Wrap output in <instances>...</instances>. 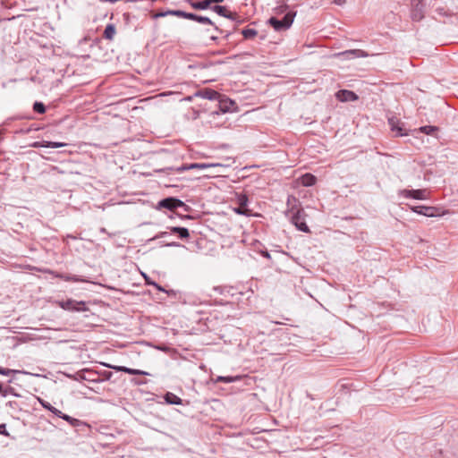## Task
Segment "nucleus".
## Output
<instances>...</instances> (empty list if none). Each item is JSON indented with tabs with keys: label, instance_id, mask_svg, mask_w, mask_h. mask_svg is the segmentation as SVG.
Here are the masks:
<instances>
[{
	"label": "nucleus",
	"instance_id": "nucleus-1",
	"mask_svg": "<svg viewBox=\"0 0 458 458\" xmlns=\"http://www.w3.org/2000/svg\"><path fill=\"white\" fill-rule=\"evenodd\" d=\"M296 16V12H288L282 19L271 17L268 19L267 23L273 27L276 31H283L288 30Z\"/></svg>",
	"mask_w": 458,
	"mask_h": 458
},
{
	"label": "nucleus",
	"instance_id": "nucleus-2",
	"mask_svg": "<svg viewBox=\"0 0 458 458\" xmlns=\"http://www.w3.org/2000/svg\"><path fill=\"white\" fill-rule=\"evenodd\" d=\"M177 208H184L186 211L190 208L183 201L174 197H168L161 199L157 203V209L166 208L169 210H174Z\"/></svg>",
	"mask_w": 458,
	"mask_h": 458
},
{
	"label": "nucleus",
	"instance_id": "nucleus-3",
	"mask_svg": "<svg viewBox=\"0 0 458 458\" xmlns=\"http://www.w3.org/2000/svg\"><path fill=\"white\" fill-rule=\"evenodd\" d=\"M411 18L413 21H420L424 18L425 4L423 0H411Z\"/></svg>",
	"mask_w": 458,
	"mask_h": 458
},
{
	"label": "nucleus",
	"instance_id": "nucleus-4",
	"mask_svg": "<svg viewBox=\"0 0 458 458\" xmlns=\"http://www.w3.org/2000/svg\"><path fill=\"white\" fill-rule=\"evenodd\" d=\"M305 212L302 209H299L293 215L292 222L299 231L308 233L310 232V229L305 222Z\"/></svg>",
	"mask_w": 458,
	"mask_h": 458
},
{
	"label": "nucleus",
	"instance_id": "nucleus-5",
	"mask_svg": "<svg viewBox=\"0 0 458 458\" xmlns=\"http://www.w3.org/2000/svg\"><path fill=\"white\" fill-rule=\"evenodd\" d=\"M58 305L63 310H70V311H80V310H86L84 301H74L72 299L58 301Z\"/></svg>",
	"mask_w": 458,
	"mask_h": 458
},
{
	"label": "nucleus",
	"instance_id": "nucleus-6",
	"mask_svg": "<svg viewBox=\"0 0 458 458\" xmlns=\"http://www.w3.org/2000/svg\"><path fill=\"white\" fill-rule=\"evenodd\" d=\"M223 166L220 163H192L189 165H182L177 168L178 172H182L190 169H206L209 167Z\"/></svg>",
	"mask_w": 458,
	"mask_h": 458
},
{
	"label": "nucleus",
	"instance_id": "nucleus-7",
	"mask_svg": "<svg viewBox=\"0 0 458 458\" xmlns=\"http://www.w3.org/2000/svg\"><path fill=\"white\" fill-rule=\"evenodd\" d=\"M210 9L218 15L227 18L231 21H235L237 18V14L235 13L228 11L225 6L216 4L214 6H211Z\"/></svg>",
	"mask_w": 458,
	"mask_h": 458
},
{
	"label": "nucleus",
	"instance_id": "nucleus-8",
	"mask_svg": "<svg viewBox=\"0 0 458 458\" xmlns=\"http://www.w3.org/2000/svg\"><path fill=\"white\" fill-rule=\"evenodd\" d=\"M189 20L195 21H197L199 23H202V24L212 25V26H214V29L216 31L220 32V33L224 32V30H221L219 27H217L208 17L201 16V15H198L195 13H190Z\"/></svg>",
	"mask_w": 458,
	"mask_h": 458
},
{
	"label": "nucleus",
	"instance_id": "nucleus-9",
	"mask_svg": "<svg viewBox=\"0 0 458 458\" xmlns=\"http://www.w3.org/2000/svg\"><path fill=\"white\" fill-rule=\"evenodd\" d=\"M400 195L404 198H412L415 199H425L426 191L425 190H403L400 191Z\"/></svg>",
	"mask_w": 458,
	"mask_h": 458
},
{
	"label": "nucleus",
	"instance_id": "nucleus-10",
	"mask_svg": "<svg viewBox=\"0 0 458 458\" xmlns=\"http://www.w3.org/2000/svg\"><path fill=\"white\" fill-rule=\"evenodd\" d=\"M336 98L341 102H351L358 99V96L351 90L341 89L336 93Z\"/></svg>",
	"mask_w": 458,
	"mask_h": 458
},
{
	"label": "nucleus",
	"instance_id": "nucleus-11",
	"mask_svg": "<svg viewBox=\"0 0 458 458\" xmlns=\"http://www.w3.org/2000/svg\"><path fill=\"white\" fill-rule=\"evenodd\" d=\"M337 56H346L349 58H359V57H367L368 54L360 49H352V50H346L344 52H340L336 54Z\"/></svg>",
	"mask_w": 458,
	"mask_h": 458
},
{
	"label": "nucleus",
	"instance_id": "nucleus-12",
	"mask_svg": "<svg viewBox=\"0 0 458 458\" xmlns=\"http://www.w3.org/2000/svg\"><path fill=\"white\" fill-rule=\"evenodd\" d=\"M66 145H67L66 143H63V142L47 141V140L36 141L31 144V146L33 148H61V147H64Z\"/></svg>",
	"mask_w": 458,
	"mask_h": 458
},
{
	"label": "nucleus",
	"instance_id": "nucleus-13",
	"mask_svg": "<svg viewBox=\"0 0 458 458\" xmlns=\"http://www.w3.org/2000/svg\"><path fill=\"white\" fill-rule=\"evenodd\" d=\"M199 95L209 100H218L219 98H221V95L217 91L211 89H205L203 91H200Z\"/></svg>",
	"mask_w": 458,
	"mask_h": 458
},
{
	"label": "nucleus",
	"instance_id": "nucleus-14",
	"mask_svg": "<svg viewBox=\"0 0 458 458\" xmlns=\"http://www.w3.org/2000/svg\"><path fill=\"white\" fill-rule=\"evenodd\" d=\"M317 182V178L315 175L311 174H305L300 178V182L301 185L305 187H310L313 186Z\"/></svg>",
	"mask_w": 458,
	"mask_h": 458
},
{
	"label": "nucleus",
	"instance_id": "nucleus-15",
	"mask_svg": "<svg viewBox=\"0 0 458 458\" xmlns=\"http://www.w3.org/2000/svg\"><path fill=\"white\" fill-rule=\"evenodd\" d=\"M412 210L416 213L424 215L426 216H434L435 208L433 207H425V206H418L413 207Z\"/></svg>",
	"mask_w": 458,
	"mask_h": 458
},
{
	"label": "nucleus",
	"instance_id": "nucleus-16",
	"mask_svg": "<svg viewBox=\"0 0 458 458\" xmlns=\"http://www.w3.org/2000/svg\"><path fill=\"white\" fill-rule=\"evenodd\" d=\"M169 229L171 233H176L180 239H187L190 236L189 230L185 227L172 226Z\"/></svg>",
	"mask_w": 458,
	"mask_h": 458
},
{
	"label": "nucleus",
	"instance_id": "nucleus-17",
	"mask_svg": "<svg viewBox=\"0 0 458 458\" xmlns=\"http://www.w3.org/2000/svg\"><path fill=\"white\" fill-rule=\"evenodd\" d=\"M165 400L167 403L170 404H182V401L180 397L175 395L173 393H166L165 395Z\"/></svg>",
	"mask_w": 458,
	"mask_h": 458
},
{
	"label": "nucleus",
	"instance_id": "nucleus-18",
	"mask_svg": "<svg viewBox=\"0 0 458 458\" xmlns=\"http://www.w3.org/2000/svg\"><path fill=\"white\" fill-rule=\"evenodd\" d=\"M51 273L54 274L55 277L63 279L64 281H68V282H70V281H72V282H83L84 281L82 279H80L76 276H69V275H64V274H61V273H54V272H51Z\"/></svg>",
	"mask_w": 458,
	"mask_h": 458
},
{
	"label": "nucleus",
	"instance_id": "nucleus-19",
	"mask_svg": "<svg viewBox=\"0 0 458 458\" xmlns=\"http://www.w3.org/2000/svg\"><path fill=\"white\" fill-rule=\"evenodd\" d=\"M115 27L114 24H107L104 30V37L106 39L112 40L115 35Z\"/></svg>",
	"mask_w": 458,
	"mask_h": 458
},
{
	"label": "nucleus",
	"instance_id": "nucleus-20",
	"mask_svg": "<svg viewBox=\"0 0 458 458\" xmlns=\"http://www.w3.org/2000/svg\"><path fill=\"white\" fill-rule=\"evenodd\" d=\"M389 125L391 126V130L393 131H396V136H403L402 132L403 129L398 126V121H396L394 117L388 119Z\"/></svg>",
	"mask_w": 458,
	"mask_h": 458
},
{
	"label": "nucleus",
	"instance_id": "nucleus-21",
	"mask_svg": "<svg viewBox=\"0 0 458 458\" xmlns=\"http://www.w3.org/2000/svg\"><path fill=\"white\" fill-rule=\"evenodd\" d=\"M191 5L192 8H194L196 10H206V9L210 8V4L208 0L192 2V3H191Z\"/></svg>",
	"mask_w": 458,
	"mask_h": 458
},
{
	"label": "nucleus",
	"instance_id": "nucleus-22",
	"mask_svg": "<svg viewBox=\"0 0 458 458\" xmlns=\"http://www.w3.org/2000/svg\"><path fill=\"white\" fill-rule=\"evenodd\" d=\"M242 34L244 38L250 39L257 36L258 31L254 29L245 28L242 30Z\"/></svg>",
	"mask_w": 458,
	"mask_h": 458
},
{
	"label": "nucleus",
	"instance_id": "nucleus-23",
	"mask_svg": "<svg viewBox=\"0 0 458 458\" xmlns=\"http://www.w3.org/2000/svg\"><path fill=\"white\" fill-rule=\"evenodd\" d=\"M241 377L236 376V377H231V376H228V377H224V376H219L216 377V382H223V383H233V382H235V381H238Z\"/></svg>",
	"mask_w": 458,
	"mask_h": 458
},
{
	"label": "nucleus",
	"instance_id": "nucleus-24",
	"mask_svg": "<svg viewBox=\"0 0 458 458\" xmlns=\"http://www.w3.org/2000/svg\"><path fill=\"white\" fill-rule=\"evenodd\" d=\"M420 131L425 134L432 135V134H434V132H437L438 131V127L431 126V125H425V126H421L420 128Z\"/></svg>",
	"mask_w": 458,
	"mask_h": 458
},
{
	"label": "nucleus",
	"instance_id": "nucleus-25",
	"mask_svg": "<svg viewBox=\"0 0 458 458\" xmlns=\"http://www.w3.org/2000/svg\"><path fill=\"white\" fill-rule=\"evenodd\" d=\"M34 112L38 114H44L46 112V106L42 102H35L33 105Z\"/></svg>",
	"mask_w": 458,
	"mask_h": 458
},
{
	"label": "nucleus",
	"instance_id": "nucleus-26",
	"mask_svg": "<svg viewBox=\"0 0 458 458\" xmlns=\"http://www.w3.org/2000/svg\"><path fill=\"white\" fill-rule=\"evenodd\" d=\"M63 420H66L67 422H69L72 426H75L79 423V420L77 419H74L67 414H62V418Z\"/></svg>",
	"mask_w": 458,
	"mask_h": 458
},
{
	"label": "nucleus",
	"instance_id": "nucleus-27",
	"mask_svg": "<svg viewBox=\"0 0 458 458\" xmlns=\"http://www.w3.org/2000/svg\"><path fill=\"white\" fill-rule=\"evenodd\" d=\"M125 373L130 374V375H148V373L143 370L131 369V368H126Z\"/></svg>",
	"mask_w": 458,
	"mask_h": 458
},
{
	"label": "nucleus",
	"instance_id": "nucleus-28",
	"mask_svg": "<svg viewBox=\"0 0 458 458\" xmlns=\"http://www.w3.org/2000/svg\"><path fill=\"white\" fill-rule=\"evenodd\" d=\"M238 203L241 207H246L248 204V197L245 194H240L238 196Z\"/></svg>",
	"mask_w": 458,
	"mask_h": 458
},
{
	"label": "nucleus",
	"instance_id": "nucleus-29",
	"mask_svg": "<svg viewBox=\"0 0 458 458\" xmlns=\"http://www.w3.org/2000/svg\"><path fill=\"white\" fill-rule=\"evenodd\" d=\"M103 365L105 367H106V368L113 369H114L116 371L126 372V368L127 367H124V366H114V365H110V364H107V363H104Z\"/></svg>",
	"mask_w": 458,
	"mask_h": 458
},
{
	"label": "nucleus",
	"instance_id": "nucleus-30",
	"mask_svg": "<svg viewBox=\"0 0 458 458\" xmlns=\"http://www.w3.org/2000/svg\"><path fill=\"white\" fill-rule=\"evenodd\" d=\"M189 15H190V13L181 11V10H175V13H174V16L182 17V18L188 19V20H189Z\"/></svg>",
	"mask_w": 458,
	"mask_h": 458
},
{
	"label": "nucleus",
	"instance_id": "nucleus-31",
	"mask_svg": "<svg viewBox=\"0 0 458 458\" xmlns=\"http://www.w3.org/2000/svg\"><path fill=\"white\" fill-rule=\"evenodd\" d=\"M17 371L16 370H13V369H5V368H3V367H0V374L1 375H4V376H9L11 374H14L16 373Z\"/></svg>",
	"mask_w": 458,
	"mask_h": 458
},
{
	"label": "nucleus",
	"instance_id": "nucleus-32",
	"mask_svg": "<svg viewBox=\"0 0 458 458\" xmlns=\"http://www.w3.org/2000/svg\"><path fill=\"white\" fill-rule=\"evenodd\" d=\"M38 402L40 403V404L47 410H48L50 411V409H54V406L51 405V403H49L47 401H44L43 399H40L38 398Z\"/></svg>",
	"mask_w": 458,
	"mask_h": 458
},
{
	"label": "nucleus",
	"instance_id": "nucleus-33",
	"mask_svg": "<svg viewBox=\"0 0 458 458\" xmlns=\"http://www.w3.org/2000/svg\"><path fill=\"white\" fill-rule=\"evenodd\" d=\"M288 9V5L286 4H281L277 6L275 10L276 13H283Z\"/></svg>",
	"mask_w": 458,
	"mask_h": 458
},
{
	"label": "nucleus",
	"instance_id": "nucleus-34",
	"mask_svg": "<svg viewBox=\"0 0 458 458\" xmlns=\"http://www.w3.org/2000/svg\"><path fill=\"white\" fill-rule=\"evenodd\" d=\"M100 375L106 379V380H110L112 376H113V373L109 370H104L102 372H100Z\"/></svg>",
	"mask_w": 458,
	"mask_h": 458
},
{
	"label": "nucleus",
	"instance_id": "nucleus-35",
	"mask_svg": "<svg viewBox=\"0 0 458 458\" xmlns=\"http://www.w3.org/2000/svg\"><path fill=\"white\" fill-rule=\"evenodd\" d=\"M234 210L237 214H240V215H247L248 211H249L247 208H245L244 207H241V206L239 208H235Z\"/></svg>",
	"mask_w": 458,
	"mask_h": 458
},
{
	"label": "nucleus",
	"instance_id": "nucleus-36",
	"mask_svg": "<svg viewBox=\"0 0 458 458\" xmlns=\"http://www.w3.org/2000/svg\"><path fill=\"white\" fill-rule=\"evenodd\" d=\"M0 434L4 435V436H6V437H9V433L6 430V425L4 423L0 424Z\"/></svg>",
	"mask_w": 458,
	"mask_h": 458
},
{
	"label": "nucleus",
	"instance_id": "nucleus-37",
	"mask_svg": "<svg viewBox=\"0 0 458 458\" xmlns=\"http://www.w3.org/2000/svg\"><path fill=\"white\" fill-rule=\"evenodd\" d=\"M50 411L59 418H62V414H64L60 410L56 409L55 407H54V409H50Z\"/></svg>",
	"mask_w": 458,
	"mask_h": 458
},
{
	"label": "nucleus",
	"instance_id": "nucleus-38",
	"mask_svg": "<svg viewBox=\"0 0 458 458\" xmlns=\"http://www.w3.org/2000/svg\"><path fill=\"white\" fill-rule=\"evenodd\" d=\"M225 61L219 60V61H216L215 63L205 64H203V68H208V67H209L211 65H214V64H225Z\"/></svg>",
	"mask_w": 458,
	"mask_h": 458
},
{
	"label": "nucleus",
	"instance_id": "nucleus-39",
	"mask_svg": "<svg viewBox=\"0 0 458 458\" xmlns=\"http://www.w3.org/2000/svg\"><path fill=\"white\" fill-rule=\"evenodd\" d=\"M166 16V13L165 12H160V13H156L152 15V17L154 19H157V18H161V17H165Z\"/></svg>",
	"mask_w": 458,
	"mask_h": 458
},
{
	"label": "nucleus",
	"instance_id": "nucleus-40",
	"mask_svg": "<svg viewBox=\"0 0 458 458\" xmlns=\"http://www.w3.org/2000/svg\"><path fill=\"white\" fill-rule=\"evenodd\" d=\"M209 4L211 5L212 4H220V3H223L224 0H208Z\"/></svg>",
	"mask_w": 458,
	"mask_h": 458
},
{
	"label": "nucleus",
	"instance_id": "nucleus-41",
	"mask_svg": "<svg viewBox=\"0 0 458 458\" xmlns=\"http://www.w3.org/2000/svg\"><path fill=\"white\" fill-rule=\"evenodd\" d=\"M166 246L181 247L182 245L178 242H173L171 243L166 244Z\"/></svg>",
	"mask_w": 458,
	"mask_h": 458
},
{
	"label": "nucleus",
	"instance_id": "nucleus-42",
	"mask_svg": "<svg viewBox=\"0 0 458 458\" xmlns=\"http://www.w3.org/2000/svg\"><path fill=\"white\" fill-rule=\"evenodd\" d=\"M165 235H167V232H161L156 236V238L165 237Z\"/></svg>",
	"mask_w": 458,
	"mask_h": 458
},
{
	"label": "nucleus",
	"instance_id": "nucleus-43",
	"mask_svg": "<svg viewBox=\"0 0 458 458\" xmlns=\"http://www.w3.org/2000/svg\"><path fill=\"white\" fill-rule=\"evenodd\" d=\"M152 285H154L157 290L159 291H165L159 284H157V283H151Z\"/></svg>",
	"mask_w": 458,
	"mask_h": 458
},
{
	"label": "nucleus",
	"instance_id": "nucleus-44",
	"mask_svg": "<svg viewBox=\"0 0 458 458\" xmlns=\"http://www.w3.org/2000/svg\"><path fill=\"white\" fill-rule=\"evenodd\" d=\"M175 10H168L165 12L166 16L167 15H174V16Z\"/></svg>",
	"mask_w": 458,
	"mask_h": 458
},
{
	"label": "nucleus",
	"instance_id": "nucleus-45",
	"mask_svg": "<svg viewBox=\"0 0 458 458\" xmlns=\"http://www.w3.org/2000/svg\"><path fill=\"white\" fill-rule=\"evenodd\" d=\"M334 3L338 4V5H341V4H343L344 3V0H335Z\"/></svg>",
	"mask_w": 458,
	"mask_h": 458
},
{
	"label": "nucleus",
	"instance_id": "nucleus-46",
	"mask_svg": "<svg viewBox=\"0 0 458 458\" xmlns=\"http://www.w3.org/2000/svg\"><path fill=\"white\" fill-rule=\"evenodd\" d=\"M220 109L223 111V112H227L228 111V108L226 106H224L223 104H220Z\"/></svg>",
	"mask_w": 458,
	"mask_h": 458
},
{
	"label": "nucleus",
	"instance_id": "nucleus-47",
	"mask_svg": "<svg viewBox=\"0 0 458 458\" xmlns=\"http://www.w3.org/2000/svg\"><path fill=\"white\" fill-rule=\"evenodd\" d=\"M224 53H225L224 50H219V51L214 52L213 54L214 55H221V54H224Z\"/></svg>",
	"mask_w": 458,
	"mask_h": 458
},
{
	"label": "nucleus",
	"instance_id": "nucleus-48",
	"mask_svg": "<svg viewBox=\"0 0 458 458\" xmlns=\"http://www.w3.org/2000/svg\"><path fill=\"white\" fill-rule=\"evenodd\" d=\"M230 35H231V32L227 31V32L225 33V38H226V39H227V38L230 37Z\"/></svg>",
	"mask_w": 458,
	"mask_h": 458
},
{
	"label": "nucleus",
	"instance_id": "nucleus-49",
	"mask_svg": "<svg viewBox=\"0 0 458 458\" xmlns=\"http://www.w3.org/2000/svg\"><path fill=\"white\" fill-rule=\"evenodd\" d=\"M210 38L213 41H216L217 40V37L216 36H212Z\"/></svg>",
	"mask_w": 458,
	"mask_h": 458
},
{
	"label": "nucleus",
	"instance_id": "nucleus-50",
	"mask_svg": "<svg viewBox=\"0 0 458 458\" xmlns=\"http://www.w3.org/2000/svg\"><path fill=\"white\" fill-rule=\"evenodd\" d=\"M428 388L429 387L423 386V389L425 390L424 393H428Z\"/></svg>",
	"mask_w": 458,
	"mask_h": 458
},
{
	"label": "nucleus",
	"instance_id": "nucleus-51",
	"mask_svg": "<svg viewBox=\"0 0 458 458\" xmlns=\"http://www.w3.org/2000/svg\"><path fill=\"white\" fill-rule=\"evenodd\" d=\"M151 283H153V282H152V280H149V281H148V280H147V284H152Z\"/></svg>",
	"mask_w": 458,
	"mask_h": 458
},
{
	"label": "nucleus",
	"instance_id": "nucleus-52",
	"mask_svg": "<svg viewBox=\"0 0 458 458\" xmlns=\"http://www.w3.org/2000/svg\"><path fill=\"white\" fill-rule=\"evenodd\" d=\"M0 393H2V386L0 385Z\"/></svg>",
	"mask_w": 458,
	"mask_h": 458
}]
</instances>
